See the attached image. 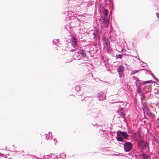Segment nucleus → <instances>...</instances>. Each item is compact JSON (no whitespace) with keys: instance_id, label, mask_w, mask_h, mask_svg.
Returning a JSON list of instances; mask_svg holds the SVG:
<instances>
[{"instance_id":"obj_1","label":"nucleus","mask_w":159,"mask_h":159,"mask_svg":"<svg viewBox=\"0 0 159 159\" xmlns=\"http://www.w3.org/2000/svg\"><path fill=\"white\" fill-rule=\"evenodd\" d=\"M117 140L118 141H122L124 140L123 137L125 139L128 138V135L126 133L124 132H121L120 131H118L117 132Z\"/></svg>"},{"instance_id":"obj_2","label":"nucleus","mask_w":159,"mask_h":159,"mask_svg":"<svg viewBox=\"0 0 159 159\" xmlns=\"http://www.w3.org/2000/svg\"><path fill=\"white\" fill-rule=\"evenodd\" d=\"M124 146L125 151L126 152H128L130 151L133 147L132 144L129 142H126L124 144Z\"/></svg>"},{"instance_id":"obj_3","label":"nucleus","mask_w":159,"mask_h":159,"mask_svg":"<svg viewBox=\"0 0 159 159\" xmlns=\"http://www.w3.org/2000/svg\"><path fill=\"white\" fill-rule=\"evenodd\" d=\"M139 146L141 148L144 149L146 147V143L144 141L141 140L139 142Z\"/></svg>"},{"instance_id":"obj_4","label":"nucleus","mask_w":159,"mask_h":159,"mask_svg":"<svg viewBox=\"0 0 159 159\" xmlns=\"http://www.w3.org/2000/svg\"><path fill=\"white\" fill-rule=\"evenodd\" d=\"M124 70V67L122 66H119L118 69L117 71L119 74L120 77H121V75L123 73Z\"/></svg>"},{"instance_id":"obj_5","label":"nucleus","mask_w":159,"mask_h":159,"mask_svg":"<svg viewBox=\"0 0 159 159\" xmlns=\"http://www.w3.org/2000/svg\"><path fill=\"white\" fill-rule=\"evenodd\" d=\"M71 39L72 46L73 47H75L77 45V39L75 38H72Z\"/></svg>"},{"instance_id":"obj_6","label":"nucleus","mask_w":159,"mask_h":159,"mask_svg":"<svg viewBox=\"0 0 159 159\" xmlns=\"http://www.w3.org/2000/svg\"><path fill=\"white\" fill-rule=\"evenodd\" d=\"M103 22L104 23L107 25H108L109 24V20L105 17H104L103 18Z\"/></svg>"},{"instance_id":"obj_7","label":"nucleus","mask_w":159,"mask_h":159,"mask_svg":"<svg viewBox=\"0 0 159 159\" xmlns=\"http://www.w3.org/2000/svg\"><path fill=\"white\" fill-rule=\"evenodd\" d=\"M103 13L104 15L107 16L108 13V10L106 9H104L103 11Z\"/></svg>"},{"instance_id":"obj_8","label":"nucleus","mask_w":159,"mask_h":159,"mask_svg":"<svg viewBox=\"0 0 159 159\" xmlns=\"http://www.w3.org/2000/svg\"><path fill=\"white\" fill-rule=\"evenodd\" d=\"M143 159H148V155L143 154Z\"/></svg>"},{"instance_id":"obj_9","label":"nucleus","mask_w":159,"mask_h":159,"mask_svg":"<svg viewBox=\"0 0 159 159\" xmlns=\"http://www.w3.org/2000/svg\"><path fill=\"white\" fill-rule=\"evenodd\" d=\"M80 53L84 57H85L86 56V53L83 51H82L80 52Z\"/></svg>"},{"instance_id":"obj_10","label":"nucleus","mask_w":159,"mask_h":159,"mask_svg":"<svg viewBox=\"0 0 159 159\" xmlns=\"http://www.w3.org/2000/svg\"><path fill=\"white\" fill-rule=\"evenodd\" d=\"M120 115L121 116L123 117V118H124V116L125 115V113H123L122 112H120Z\"/></svg>"},{"instance_id":"obj_11","label":"nucleus","mask_w":159,"mask_h":159,"mask_svg":"<svg viewBox=\"0 0 159 159\" xmlns=\"http://www.w3.org/2000/svg\"><path fill=\"white\" fill-rule=\"evenodd\" d=\"M122 55L119 54L118 55H116V58H121L122 57Z\"/></svg>"},{"instance_id":"obj_12","label":"nucleus","mask_w":159,"mask_h":159,"mask_svg":"<svg viewBox=\"0 0 159 159\" xmlns=\"http://www.w3.org/2000/svg\"><path fill=\"white\" fill-rule=\"evenodd\" d=\"M143 82L144 83V84H148V83H151L152 81L151 80H149V81H143Z\"/></svg>"},{"instance_id":"obj_13","label":"nucleus","mask_w":159,"mask_h":159,"mask_svg":"<svg viewBox=\"0 0 159 159\" xmlns=\"http://www.w3.org/2000/svg\"><path fill=\"white\" fill-rule=\"evenodd\" d=\"M138 72V71L136 70H134L131 72V75H134V74H135V73H137Z\"/></svg>"},{"instance_id":"obj_14","label":"nucleus","mask_w":159,"mask_h":159,"mask_svg":"<svg viewBox=\"0 0 159 159\" xmlns=\"http://www.w3.org/2000/svg\"><path fill=\"white\" fill-rule=\"evenodd\" d=\"M150 116H151V117L152 118H154L155 117V115L151 113Z\"/></svg>"},{"instance_id":"obj_15","label":"nucleus","mask_w":159,"mask_h":159,"mask_svg":"<svg viewBox=\"0 0 159 159\" xmlns=\"http://www.w3.org/2000/svg\"><path fill=\"white\" fill-rule=\"evenodd\" d=\"M156 14L157 16V18L159 19V13H157Z\"/></svg>"},{"instance_id":"obj_16","label":"nucleus","mask_w":159,"mask_h":159,"mask_svg":"<svg viewBox=\"0 0 159 159\" xmlns=\"http://www.w3.org/2000/svg\"><path fill=\"white\" fill-rule=\"evenodd\" d=\"M158 127L159 129V125L158 126Z\"/></svg>"},{"instance_id":"obj_17","label":"nucleus","mask_w":159,"mask_h":159,"mask_svg":"<svg viewBox=\"0 0 159 159\" xmlns=\"http://www.w3.org/2000/svg\"><path fill=\"white\" fill-rule=\"evenodd\" d=\"M77 87H79V86H77L76 88H77Z\"/></svg>"}]
</instances>
